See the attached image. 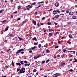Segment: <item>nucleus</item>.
Returning <instances> with one entry per match:
<instances>
[{
  "label": "nucleus",
  "instance_id": "nucleus-1",
  "mask_svg": "<svg viewBox=\"0 0 77 77\" xmlns=\"http://www.w3.org/2000/svg\"><path fill=\"white\" fill-rule=\"evenodd\" d=\"M25 50V48L24 49H21L20 50H18L16 52V54H18L19 53H21V51H23V50Z\"/></svg>",
  "mask_w": 77,
  "mask_h": 77
},
{
  "label": "nucleus",
  "instance_id": "nucleus-2",
  "mask_svg": "<svg viewBox=\"0 0 77 77\" xmlns=\"http://www.w3.org/2000/svg\"><path fill=\"white\" fill-rule=\"evenodd\" d=\"M20 72L21 73H24V72H25V68H23L22 69L20 70Z\"/></svg>",
  "mask_w": 77,
  "mask_h": 77
},
{
  "label": "nucleus",
  "instance_id": "nucleus-3",
  "mask_svg": "<svg viewBox=\"0 0 77 77\" xmlns=\"http://www.w3.org/2000/svg\"><path fill=\"white\" fill-rule=\"evenodd\" d=\"M60 75V74L59 73H56L54 74L53 75L54 77H58V76H59Z\"/></svg>",
  "mask_w": 77,
  "mask_h": 77
},
{
  "label": "nucleus",
  "instance_id": "nucleus-4",
  "mask_svg": "<svg viewBox=\"0 0 77 77\" xmlns=\"http://www.w3.org/2000/svg\"><path fill=\"white\" fill-rule=\"evenodd\" d=\"M55 5L56 7H58L59 6V3L58 2H56L55 4Z\"/></svg>",
  "mask_w": 77,
  "mask_h": 77
},
{
  "label": "nucleus",
  "instance_id": "nucleus-5",
  "mask_svg": "<svg viewBox=\"0 0 77 77\" xmlns=\"http://www.w3.org/2000/svg\"><path fill=\"white\" fill-rule=\"evenodd\" d=\"M60 16L59 15L57 14L55 16V18L57 19L58 18H59V17Z\"/></svg>",
  "mask_w": 77,
  "mask_h": 77
},
{
  "label": "nucleus",
  "instance_id": "nucleus-6",
  "mask_svg": "<svg viewBox=\"0 0 77 77\" xmlns=\"http://www.w3.org/2000/svg\"><path fill=\"white\" fill-rule=\"evenodd\" d=\"M73 14H74V12H70L69 13V14L70 15H73Z\"/></svg>",
  "mask_w": 77,
  "mask_h": 77
},
{
  "label": "nucleus",
  "instance_id": "nucleus-7",
  "mask_svg": "<svg viewBox=\"0 0 77 77\" xmlns=\"http://www.w3.org/2000/svg\"><path fill=\"white\" fill-rule=\"evenodd\" d=\"M41 25V22H38L37 24V26H39Z\"/></svg>",
  "mask_w": 77,
  "mask_h": 77
},
{
  "label": "nucleus",
  "instance_id": "nucleus-8",
  "mask_svg": "<svg viewBox=\"0 0 77 77\" xmlns=\"http://www.w3.org/2000/svg\"><path fill=\"white\" fill-rule=\"evenodd\" d=\"M26 9L29 11V9H30V7H29V5H28L26 7Z\"/></svg>",
  "mask_w": 77,
  "mask_h": 77
},
{
  "label": "nucleus",
  "instance_id": "nucleus-9",
  "mask_svg": "<svg viewBox=\"0 0 77 77\" xmlns=\"http://www.w3.org/2000/svg\"><path fill=\"white\" fill-rule=\"evenodd\" d=\"M33 24H34L35 26H36V21L35 20H33Z\"/></svg>",
  "mask_w": 77,
  "mask_h": 77
},
{
  "label": "nucleus",
  "instance_id": "nucleus-10",
  "mask_svg": "<svg viewBox=\"0 0 77 77\" xmlns=\"http://www.w3.org/2000/svg\"><path fill=\"white\" fill-rule=\"evenodd\" d=\"M53 14L54 15H55V14H57L56 11L54 10L53 11Z\"/></svg>",
  "mask_w": 77,
  "mask_h": 77
},
{
  "label": "nucleus",
  "instance_id": "nucleus-11",
  "mask_svg": "<svg viewBox=\"0 0 77 77\" xmlns=\"http://www.w3.org/2000/svg\"><path fill=\"white\" fill-rule=\"evenodd\" d=\"M29 64H27V63L25 64L24 65L25 66H30V63H28Z\"/></svg>",
  "mask_w": 77,
  "mask_h": 77
},
{
  "label": "nucleus",
  "instance_id": "nucleus-12",
  "mask_svg": "<svg viewBox=\"0 0 77 77\" xmlns=\"http://www.w3.org/2000/svg\"><path fill=\"white\" fill-rule=\"evenodd\" d=\"M21 6L20 5H19L17 7L18 9V10L20 9H21Z\"/></svg>",
  "mask_w": 77,
  "mask_h": 77
},
{
  "label": "nucleus",
  "instance_id": "nucleus-13",
  "mask_svg": "<svg viewBox=\"0 0 77 77\" xmlns=\"http://www.w3.org/2000/svg\"><path fill=\"white\" fill-rule=\"evenodd\" d=\"M69 36L70 38H72V35L71 34H69Z\"/></svg>",
  "mask_w": 77,
  "mask_h": 77
},
{
  "label": "nucleus",
  "instance_id": "nucleus-14",
  "mask_svg": "<svg viewBox=\"0 0 77 77\" xmlns=\"http://www.w3.org/2000/svg\"><path fill=\"white\" fill-rule=\"evenodd\" d=\"M20 63L22 64V65H24V61H21L20 62Z\"/></svg>",
  "mask_w": 77,
  "mask_h": 77
},
{
  "label": "nucleus",
  "instance_id": "nucleus-15",
  "mask_svg": "<svg viewBox=\"0 0 77 77\" xmlns=\"http://www.w3.org/2000/svg\"><path fill=\"white\" fill-rule=\"evenodd\" d=\"M48 35L50 36H53V34H52L51 33H49Z\"/></svg>",
  "mask_w": 77,
  "mask_h": 77
},
{
  "label": "nucleus",
  "instance_id": "nucleus-16",
  "mask_svg": "<svg viewBox=\"0 0 77 77\" xmlns=\"http://www.w3.org/2000/svg\"><path fill=\"white\" fill-rule=\"evenodd\" d=\"M50 51V50L48 49H47L46 50V52L47 53H48V52Z\"/></svg>",
  "mask_w": 77,
  "mask_h": 77
},
{
  "label": "nucleus",
  "instance_id": "nucleus-17",
  "mask_svg": "<svg viewBox=\"0 0 77 77\" xmlns=\"http://www.w3.org/2000/svg\"><path fill=\"white\" fill-rule=\"evenodd\" d=\"M33 40H35V41H37V39H36V37H34L33 38Z\"/></svg>",
  "mask_w": 77,
  "mask_h": 77
},
{
  "label": "nucleus",
  "instance_id": "nucleus-18",
  "mask_svg": "<svg viewBox=\"0 0 77 77\" xmlns=\"http://www.w3.org/2000/svg\"><path fill=\"white\" fill-rule=\"evenodd\" d=\"M61 64L62 66H64V65H65V63H62Z\"/></svg>",
  "mask_w": 77,
  "mask_h": 77
},
{
  "label": "nucleus",
  "instance_id": "nucleus-19",
  "mask_svg": "<svg viewBox=\"0 0 77 77\" xmlns=\"http://www.w3.org/2000/svg\"><path fill=\"white\" fill-rule=\"evenodd\" d=\"M34 45H37L38 44V42H37V43H34L33 44Z\"/></svg>",
  "mask_w": 77,
  "mask_h": 77
},
{
  "label": "nucleus",
  "instance_id": "nucleus-20",
  "mask_svg": "<svg viewBox=\"0 0 77 77\" xmlns=\"http://www.w3.org/2000/svg\"><path fill=\"white\" fill-rule=\"evenodd\" d=\"M41 44H39L38 45V47L40 48H41Z\"/></svg>",
  "mask_w": 77,
  "mask_h": 77
},
{
  "label": "nucleus",
  "instance_id": "nucleus-21",
  "mask_svg": "<svg viewBox=\"0 0 77 77\" xmlns=\"http://www.w3.org/2000/svg\"><path fill=\"white\" fill-rule=\"evenodd\" d=\"M16 64L17 65H19V66L21 65V64L20 63H16Z\"/></svg>",
  "mask_w": 77,
  "mask_h": 77
},
{
  "label": "nucleus",
  "instance_id": "nucleus-22",
  "mask_svg": "<svg viewBox=\"0 0 77 77\" xmlns=\"http://www.w3.org/2000/svg\"><path fill=\"white\" fill-rule=\"evenodd\" d=\"M63 52L64 53H65V51H66V50H65V49H63Z\"/></svg>",
  "mask_w": 77,
  "mask_h": 77
},
{
  "label": "nucleus",
  "instance_id": "nucleus-23",
  "mask_svg": "<svg viewBox=\"0 0 77 77\" xmlns=\"http://www.w3.org/2000/svg\"><path fill=\"white\" fill-rule=\"evenodd\" d=\"M6 20H5L1 21V22L3 23H5V22H6Z\"/></svg>",
  "mask_w": 77,
  "mask_h": 77
},
{
  "label": "nucleus",
  "instance_id": "nucleus-24",
  "mask_svg": "<svg viewBox=\"0 0 77 77\" xmlns=\"http://www.w3.org/2000/svg\"><path fill=\"white\" fill-rule=\"evenodd\" d=\"M52 31H53V29H49V32H52Z\"/></svg>",
  "mask_w": 77,
  "mask_h": 77
},
{
  "label": "nucleus",
  "instance_id": "nucleus-25",
  "mask_svg": "<svg viewBox=\"0 0 77 77\" xmlns=\"http://www.w3.org/2000/svg\"><path fill=\"white\" fill-rule=\"evenodd\" d=\"M8 30V27H7L5 29V31H7Z\"/></svg>",
  "mask_w": 77,
  "mask_h": 77
},
{
  "label": "nucleus",
  "instance_id": "nucleus-26",
  "mask_svg": "<svg viewBox=\"0 0 77 77\" xmlns=\"http://www.w3.org/2000/svg\"><path fill=\"white\" fill-rule=\"evenodd\" d=\"M47 24H48V25H50V24H51V23L49 22H48Z\"/></svg>",
  "mask_w": 77,
  "mask_h": 77
},
{
  "label": "nucleus",
  "instance_id": "nucleus-27",
  "mask_svg": "<svg viewBox=\"0 0 77 77\" xmlns=\"http://www.w3.org/2000/svg\"><path fill=\"white\" fill-rule=\"evenodd\" d=\"M4 10H1L0 11V14H1V13H2V12H3V11H4Z\"/></svg>",
  "mask_w": 77,
  "mask_h": 77
},
{
  "label": "nucleus",
  "instance_id": "nucleus-28",
  "mask_svg": "<svg viewBox=\"0 0 77 77\" xmlns=\"http://www.w3.org/2000/svg\"><path fill=\"white\" fill-rule=\"evenodd\" d=\"M35 48H36V47H33L32 48V50H34Z\"/></svg>",
  "mask_w": 77,
  "mask_h": 77
},
{
  "label": "nucleus",
  "instance_id": "nucleus-29",
  "mask_svg": "<svg viewBox=\"0 0 77 77\" xmlns=\"http://www.w3.org/2000/svg\"><path fill=\"white\" fill-rule=\"evenodd\" d=\"M18 38L20 40H23V38H20V37H18Z\"/></svg>",
  "mask_w": 77,
  "mask_h": 77
},
{
  "label": "nucleus",
  "instance_id": "nucleus-30",
  "mask_svg": "<svg viewBox=\"0 0 77 77\" xmlns=\"http://www.w3.org/2000/svg\"><path fill=\"white\" fill-rule=\"evenodd\" d=\"M24 62L25 63H28V62H27L26 60L24 61Z\"/></svg>",
  "mask_w": 77,
  "mask_h": 77
},
{
  "label": "nucleus",
  "instance_id": "nucleus-31",
  "mask_svg": "<svg viewBox=\"0 0 77 77\" xmlns=\"http://www.w3.org/2000/svg\"><path fill=\"white\" fill-rule=\"evenodd\" d=\"M32 5H36V2H35L32 3Z\"/></svg>",
  "mask_w": 77,
  "mask_h": 77
},
{
  "label": "nucleus",
  "instance_id": "nucleus-32",
  "mask_svg": "<svg viewBox=\"0 0 77 77\" xmlns=\"http://www.w3.org/2000/svg\"><path fill=\"white\" fill-rule=\"evenodd\" d=\"M58 47H59V46L57 45V46H55V48H58Z\"/></svg>",
  "mask_w": 77,
  "mask_h": 77
},
{
  "label": "nucleus",
  "instance_id": "nucleus-33",
  "mask_svg": "<svg viewBox=\"0 0 77 77\" xmlns=\"http://www.w3.org/2000/svg\"><path fill=\"white\" fill-rule=\"evenodd\" d=\"M58 44H61V42L60 41H59L58 42Z\"/></svg>",
  "mask_w": 77,
  "mask_h": 77
},
{
  "label": "nucleus",
  "instance_id": "nucleus-34",
  "mask_svg": "<svg viewBox=\"0 0 77 77\" xmlns=\"http://www.w3.org/2000/svg\"><path fill=\"white\" fill-rule=\"evenodd\" d=\"M67 43H68L69 44H71V42L67 41Z\"/></svg>",
  "mask_w": 77,
  "mask_h": 77
},
{
  "label": "nucleus",
  "instance_id": "nucleus-35",
  "mask_svg": "<svg viewBox=\"0 0 77 77\" xmlns=\"http://www.w3.org/2000/svg\"><path fill=\"white\" fill-rule=\"evenodd\" d=\"M12 66H14V61H12Z\"/></svg>",
  "mask_w": 77,
  "mask_h": 77
},
{
  "label": "nucleus",
  "instance_id": "nucleus-36",
  "mask_svg": "<svg viewBox=\"0 0 77 77\" xmlns=\"http://www.w3.org/2000/svg\"><path fill=\"white\" fill-rule=\"evenodd\" d=\"M56 12H58V13H59L60 12V11H59V10H56Z\"/></svg>",
  "mask_w": 77,
  "mask_h": 77
},
{
  "label": "nucleus",
  "instance_id": "nucleus-37",
  "mask_svg": "<svg viewBox=\"0 0 77 77\" xmlns=\"http://www.w3.org/2000/svg\"><path fill=\"white\" fill-rule=\"evenodd\" d=\"M20 19H21V18H19L17 20V21H19V20H20Z\"/></svg>",
  "mask_w": 77,
  "mask_h": 77
},
{
  "label": "nucleus",
  "instance_id": "nucleus-38",
  "mask_svg": "<svg viewBox=\"0 0 77 77\" xmlns=\"http://www.w3.org/2000/svg\"><path fill=\"white\" fill-rule=\"evenodd\" d=\"M34 59H37V57L36 56H35L34 57Z\"/></svg>",
  "mask_w": 77,
  "mask_h": 77
},
{
  "label": "nucleus",
  "instance_id": "nucleus-39",
  "mask_svg": "<svg viewBox=\"0 0 77 77\" xmlns=\"http://www.w3.org/2000/svg\"><path fill=\"white\" fill-rule=\"evenodd\" d=\"M42 64H43V63H45V61H43L42 62Z\"/></svg>",
  "mask_w": 77,
  "mask_h": 77
},
{
  "label": "nucleus",
  "instance_id": "nucleus-40",
  "mask_svg": "<svg viewBox=\"0 0 77 77\" xmlns=\"http://www.w3.org/2000/svg\"><path fill=\"white\" fill-rule=\"evenodd\" d=\"M36 71H37L36 69H34L33 70V72H36Z\"/></svg>",
  "mask_w": 77,
  "mask_h": 77
},
{
  "label": "nucleus",
  "instance_id": "nucleus-41",
  "mask_svg": "<svg viewBox=\"0 0 77 77\" xmlns=\"http://www.w3.org/2000/svg\"><path fill=\"white\" fill-rule=\"evenodd\" d=\"M77 62V60H75L74 61H73V63H74V62H75V63Z\"/></svg>",
  "mask_w": 77,
  "mask_h": 77
},
{
  "label": "nucleus",
  "instance_id": "nucleus-42",
  "mask_svg": "<svg viewBox=\"0 0 77 77\" xmlns=\"http://www.w3.org/2000/svg\"><path fill=\"white\" fill-rule=\"evenodd\" d=\"M49 60H46V63H48V62H49Z\"/></svg>",
  "mask_w": 77,
  "mask_h": 77
},
{
  "label": "nucleus",
  "instance_id": "nucleus-43",
  "mask_svg": "<svg viewBox=\"0 0 77 77\" xmlns=\"http://www.w3.org/2000/svg\"><path fill=\"white\" fill-rule=\"evenodd\" d=\"M69 57H72V55H71V54H69Z\"/></svg>",
  "mask_w": 77,
  "mask_h": 77
},
{
  "label": "nucleus",
  "instance_id": "nucleus-44",
  "mask_svg": "<svg viewBox=\"0 0 77 77\" xmlns=\"http://www.w3.org/2000/svg\"><path fill=\"white\" fill-rule=\"evenodd\" d=\"M73 71V70H72V69H70L69 70V71H70V72H71L72 71Z\"/></svg>",
  "mask_w": 77,
  "mask_h": 77
},
{
  "label": "nucleus",
  "instance_id": "nucleus-45",
  "mask_svg": "<svg viewBox=\"0 0 77 77\" xmlns=\"http://www.w3.org/2000/svg\"><path fill=\"white\" fill-rule=\"evenodd\" d=\"M69 12V10H66V13H68Z\"/></svg>",
  "mask_w": 77,
  "mask_h": 77
},
{
  "label": "nucleus",
  "instance_id": "nucleus-46",
  "mask_svg": "<svg viewBox=\"0 0 77 77\" xmlns=\"http://www.w3.org/2000/svg\"><path fill=\"white\" fill-rule=\"evenodd\" d=\"M41 55H38V56L37 57V58H38V57H41Z\"/></svg>",
  "mask_w": 77,
  "mask_h": 77
},
{
  "label": "nucleus",
  "instance_id": "nucleus-47",
  "mask_svg": "<svg viewBox=\"0 0 77 77\" xmlns=\"http://www.w3.org/2000/svg\"><path fill=\"white\" fill-rule=\"evenodd\" d=\"M32 7H33V6H32V5L30 6L29 5V8H32Z\"/></svg>",
  "mask_w": 77,
  "mask_h": 77
},
{
  "label": "nucleus",
  "instance_id": "nucleus-48",
  "mask_svg": "<svg viewBox=\"0 0 77 77\" xmlns=\"http://www.w3.org/2000/svg\"><path fill=\"white\" fill-rule=\"evenodd\" d=\"M29 52L30 53H32V50L29 51Z\"/></svg>",
  "mask_w": 77,
  "mask_h": 77
},
{
  "label": "nucleus",
  "instance_id": "nucleus-49",
  "mask_svg": "<svg viewBox=\"0 0 77 77\" xmlns=\"http://www.w3.org/2000/svg\"><path fill=\"white\" fill-rule=\"evenodd\" d=\"M14 1V0H10V2H11V3H12Z\"/></svg>",
  "mask_w": 77,
  "mask_h": 77
},
{
  "label": "nucleus",
  "instance_id": "nucleus-50",
  "mask_svg": "<svg viewBox=\"0 0 77 77\" xmlns=\"http://www.w3.org/2000/svg\"><path fill=\"white\" fill-rule=\"evenodd\" d=\"M14 14H17L18 13V12L17 11H15L14 12Z\"/></svg>",
  "mask_w": 77,
  "mask_h": 77
},
{
  "label": "nucleus",
  "instance_id": "nucleus-51",
  "mask_svg": "<svg viewBox=\"0 0 77 77\" xmlns=\"http://www.w3.org/2000/svg\"><path fill=\"white\" fill-rule=\"evenodd\" d=\"M73 19H75L76 18V17L75 16H74L73 17Z\"/></svg>",
  "mask_w": 77,
  "mask_h": 77
},
{
  "label": "nucleus",
  "instance_id": "nucleus-52",
  "mask_svg": "<svg viewBox=\"0 0 77 77\" xmlns=\"http://www.w3.org/2000/svg\"><path fill=\"white\" fill-rule=\"evenodd\" d=\"M13 36V35L12 34H10V36L12 37Z\"/></svg>",
  "mask_w": 77,
  "mask_h": 77
},
{
  "label": "nucleus",
  "instance_id": "nucleus-53",
  "mask_svg": "<svg viewBox=\"0 0 77 77\" xmlns=\"http://www.w3.org/2000/svg\"><path fill=\"white\" fill-rule=\"evenodd\" d=\"M14 17L13 16V15H11V18H12Z\"/></svg>",
  "mask_w": 77,
  "mask_h": 77
},
{
  "label": "nucleus",
  "instance_id": "nucleus-54",
  "mask_svg": "<svg viewBox=\"0 0 77 77\" xmlns=\"http://www.w3.org/2000/svg\"><path fill=\"white\" fill-rule=\"evenodd\" d=\"M35 15H37L38 14V12H35V13L34 14Z\"/></svg>",
  "mask_w": 77,
  "mask_h": 77
},
{
  "label": "nucleus",
  "instance_id": "nucleus-55",
  "mask_svg": "<svg viewBox=\"0 0 77 77\" xmlns=\"http://www.w3.org/2000/svg\"><path fill=\"white\" fill-rule=\"evenodd\" d=\"M20 53H21V54H24V52H21V51Z\"/></svg>",
  "mask_w": 77,
  "mask_h": 77
},
{
  "label": "nucleus",
  "instance_id": "nucleus-56",
  "mask_svg": "<svg viewBox=\"0 0 77 77\" xmlns=\"http://www.w3.org/2000/svg\"><path fill=\"white\" fill-rule=\"evenodd\" d=\"M45 17H43L42 18V20H45Z\"/></svg>",
  "mask_w": 77,
  "mask_h": 77
},
{
  "label": "nucleus",
  "instance_id": "nucleus-57",
  "mask_svg": "<svg viewBox=\"0 0 77 77\" xmlns=\"http://www.w3.org/2000/svg\"><path fill=\"white\" fill-rule=\"evenodd\" d=\"M40 24H41V25H44V23H41V22H40Z\"/></svg>",
  "mask_w": 77,
  "mask_h": 77
},
{
  "label": "nucleus",
  "instance_id": "nucleus-58",
  "mask_svg": "<svg viewBox=\"0 0 77 77\" xmlns=\"http://www.w3.org/2000/svg\"><path fill=\"white\" fill-rule=\"evenodd\" d=\"M20 69H18V68H17V71H20Z\"/></svg>",
  "mask_w": 77,
  "mask_h": 77
},
{
  "label": "nucleus",
  "instance_id": "nucleus-59",
  "mask_svg": "<svg viewBox=\"0 0 77 77\" xmlns=\"http://www.w3.org/2000/svg\"><path fill=\"white\" fill-rule=\"evenodd\" d=\"M67 24H71V22H69L67 23Z\"/></svg>",
  "mask_w": 77,
  "mask_h": 77
},
{
  "label": "nucleus",
  "instance_id": "nucleus-60",
  "mask_svg": "<svg viewBox=\"0 0 77 77\" xmlns=\"http://www.w3.org/2000/svg\"><path fill=\"white\" fill-rule=\"evenodd\" d=\"M50 3H53V1H50Z\"/></svg>",
  "mask_w": 77,
  "mask_h": 77
},
{
  "label": "nucleus",
  "instance_id": "nucleus-61",
  "mask_svg": "<svg viewBox=\"0 0 77 77\" xmlns=\"http://www.w3.org/2000/svg\"><path fill=\"white\" fill-rule=\"evenodd\" d=\"M62 12H65V10H62Z\"/></svg>",
  "mask_w": 77,
  "mask_h": 77
},
{
  "label": "nucleus",
  "instance_id": "nucleus-62",
  "mask_svg": "<svg viewBox=\"0 0 77 77\" xmlns=\"http://www.w3.org/2000/svg\"><path fill=\"white\" fill-rule=\"evenodd\" d=\"M54 58H55V59H56V56L54 55Z\"/></svg>",
  "mask_w": 77,
  "mask_h": 77
},
{
  "label": "nucleus",
  "instance_id": "nucleus-63",
  "mask_svg": "<svg viewBox=\"0 0 77 77\" xmlns=\"http://www.w3.org/2000/svg\"><path fill=\"white\" fill-rule=\"evenodd\" d=\"M54 24H55V25H57V23H54Z\"/></svg>",
  "mask_w": 77,
  "mask_h": 77
},
{
  "label": "nucleus",
  "instance_id": "nucleus-64",
  "mask_svg": "<svg viewBox=\"0 0 77 77\" xmlns=\"http://www.w3.org/2000/svg\"><path fill=\"white\" fill-rule=\"evenodd\" d=\"M43 31L44 32H46V30H45V29H43Z\"/></svg>",
  "mask_w": 77,
  "mask_h": 77
}]
</instances>
